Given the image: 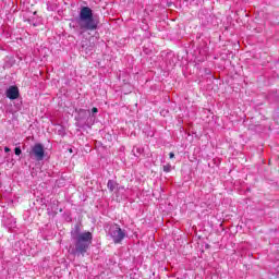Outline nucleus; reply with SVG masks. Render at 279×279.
I'll list each match as a JSON object with an SVG mask.
<instances>
[{"label":"nucleus","instance_id":"9","mask_svg":"<svg viewBox=\"0 0 279 279\" xmlns=\"http://www.w3.org/2000/svg\"><path fill=\"white\" fill-rule=\"evenodd\" d=\"M14 153L15 156H21V154H23V150H21V147H15Z\"/></svg>","mask_w":279,"mask_h":279},{"label":"nucleus","instance_id":"11","mask_svg":"<svg viewBox=\"0 0 279 279\" xmlns=\"http://www.w3.org/2000/svg\"><path fill=\"white\" fill-rule=\"evenodd\" d=\"M4 151H5V154H9V151H11V150H10V147L5 146V147H4Z\"/></svg>","mask_w":279,"mask_h":279},{"label":"nucleus","instance_id":"1","mask_svg":"<svg viewBox=\"0 0 279 279\" xmlns=\"http://www.w3.org/2000/svg\"><path fill=\"white\" fill-rule=\"evenodd\" d=\"M73 244L70 245L69 253L73 256H86V252L93 245V233L90 231L72 235Z\"/></svg>","mask_w":279,"mask_h":279},{"label":"nucleus","instance_id":"8","mask_svg":"<svg viewBox=\"0 0 279 279\" xmlns=\"http://www.w3.org/2000/svg\"><path fill=\"white\" fill-rule=\"evenodd\" d=\"M163 171H165V173H170V171H171V165H170V163H167L166 166H163Z\"/></svg>","mask_w":279,"mask_h":279},{"label":"nucleus","instance_id":"6","mask_svg":"<svg viewBox=\"0 0 279 279\" xmlns=\"http://www.w3.org/2000/svg\"><path fill=\"white\" fill-rule=\"evenodd\" d=\"M81 48L82 51H85V53H90V51H93V45H90V41L88 39H83L81 41Z\"/></svg>","mask_w":279,"mask_h":279},{"label":"nucleus","instance_id":"10","mask_svg":"<svg viewBox=\"0 0 279 279\" xmlns=\"http://www.w3.org/2000/svg\"><path fill=\"white\" fill-rule=\"evenodd\" d=\"M92 112H93V114H97V112H99V109H97V107H94V108L92 109Z\"/></svg>","mask_w":279,"mask_h":279},{"label":"nucleus","instance_id":"12","mask_svg":"<svg viewBox=\"0 0 279 279\" xmlns=\"http://www.w3.org/2000/svg\"><path fill=\"white\" fill-rule=\"evenodd\" d=\"M169 158H175V154L169 153Z\"/></svg>","mask_w":279,"mask_h":279},{"label":"nucleus","instance_id":"7","mask_svg":"<svg viewBox=\"0 0 279 279\" xmlns=\"http://www.w3.org/2000/svg\"><path fill=\"white\" fill-rule=\"evenodd\" d=\"M107 189H109V191L111 193H113V191H120L121 187H119V183H117L114 180H109L107 183Z\"/></svg>","mask_w":279,"mask_h":279},{"label":"nucleus","instance_id":"2","mask_svg":"<svg viewBox=\"0 0 279 279\" xmlns=\"http://www.w3.org/2000/svg\"><path fill=\"white\" fill-rule=\"evenodd\" d=\"M76 25L83 32H95L99 26V21L93 16V9L83 7L76 17Z\"/></svg>","mask_w":279,"mask_h":279},{"label":"nucleus","instance_id":"4","mask_svg":"<svg viewBox=\"0 0 279 279\" xmlns=\"http://www.w3.org/2000/svg\"><path fill=\"white\" fill-rule=\"evenodd\" d=\"M29 156L37 160V162L45 160V146L40 143L35 144L29 151Z\"/></svg>","mask_w":279,"mask_h":279},{"label":"nucleus","instance_id":"5","mask_svg":"<svg viewBox=\"0 0 279 279\" xmlns=\"http://www.w3.org/2000/svg\"><path fill=\"white\" fill-rule=\"evenodd\" d=\"M5 96L8 97V99H11V100L19 99V96H20L19 87L10 86L5 92Z\"/></svg>","mask_w":279,"mask_h":279},{"label":"nucleus","instance_id":"3","mask_svg":"<svg viewBox=\"0 0 279 279\" xmlns=\"http://www.w3.org/2000/svg\"><path fill=\"white\" fill-rule=\"evenodd\" d=\"M108 234L113 243H121L125 239V230H122L119 225H111L108 229Z\"/></svg>","mask_w":279,"mask_h":279}]
</instances>
